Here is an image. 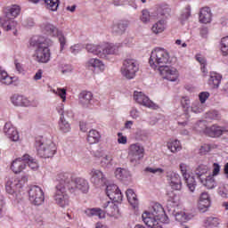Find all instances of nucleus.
Wrapping results in <instances>:
<instances>
[{
  "mask_svg": "<svg viewBox=\"0 0 228 228\" xmlns=\"http://www.w3.org/2000/svg\"><path fill=\"white\" fill-rule=\"evenodd\" d=\"M67 190H69L70 193H76V189L74 186H70V174H61L59 175V183L55 188L53 200L57 206L62 208H69L70 204V200L69 194H67Z\"/></svg>",
  "mask_w": 228,
  "mask_h": 228,
  "instance_id": "obj_1",
  "label": "nucleus"
},
{
  "mask_svg": "<svg viewBox=\"0 0 228 228\" xmlns=\"http://www.w3.org/2000/svg\"><path fill=\"white\" fill-rule=\"evenodd\" d=\"M30 45L36 47L34 58L37 63H49L51 61V49L49 42L42 37H32Z\"/></svg>",
  "mask_w": 228,
  "mask_h": 228,
  "instance_id": "obj_2",
  "label": "nucleus"
},
{
  "mask_svg": "<svg viewBox=\"0 0 228 228\" xmlns=\"http://www.w3.org/2000/svg\"><path fill=\"white\" fill-rule=\"evenodd\" d=\"M175 61H177V58H170V53L167 49L156 47L151 51L149 63L151 69H154V70H159V67H165L167 63H174Z\"/></svg>",
  "mask_w": 228,
  "mask_h": 228,
  "instance_id": "obj_3",
  "label": "nucleus"
},
{
  "mask_svg": "<svg viewBox=\"0 0 228 228\" xmlns=\"http://www.w3.org/2000/svg\"><path fill=\"white\" fill-rule=\"evenodd\" d=\"M124 47L123 43H116L115 45L110 43H103L101 45L89 44L86 45V49L87 53L99 56L100 58H106L110 54H117L119 49Z\"/></svg>",
  "mask_w": 228,
  "mask_h": 228,
  "instance_id": "obj_4",
  "label": "nucleus"
},
{
  "mask_svg": "<svg viewBox=\"0 0 228 228\" xmlns=\"http://www.w3.org/2000/svg\"><path fill=\"white\" fill-rule=\"evenodd\" d=\"M35 147L40 158H53L56 154V144L52 140L36 139Z\"/></svg>",
  "mask_w": 228,
  "mask_h": 228,
  "instance_id": "obj_5",
  "label": "nucleus"
},
{
  "mask_svg": "<svg viewBox=\"0 0 228 228\" xmlns=\"http://www.w3.org/2000/svg\"><path fill=\"white\" fill-rule=\"evenodd\" d=\"M26 164L31 170L38 169V162L33 157L29 156V154H25L22 158L16 159L12 161L11 169L14 174H20L26 168Z\"/></svg>",
  "mask_w": 228,
  "mask_h": 228,
  "instance_id": "obj_6",
  "label": "nucleus"
},
{
  "mask_svg": "<svg viewBox=\"0 0 228 228\" xmlns=\"http://www.w3.org/2000/svg\"><path fill=\"white\" fill-rule=\"evenodd\" d=\"M140 70V63L136 59H126L123 62L121 69V74L126 79H134L136 77V72Z\"/></svg>",
  "mask_w": 228,
  "mask_h": 228,
  "instance_id": "obj_7",
  "label": "nucleus"
},
{
  "mask_svg": "<svg viewBox=\"0 0 228 228\" xmlns=\"http://www.w3.org/2000/svg\"><path fill=\"white\" fill-rule=\"evenodd\" d=\"M28 200L34 206H42L45 200V195L42 187L33 185L28 190Z\"/></svg>",
  "mask_w": 228,
  "mask_h": 228,
  "instance_id": "obj_8",
  "label": "nucleus"
},
{
  "mask_svg": "<svg viewBox=\"0 0 228 228\" xmlns=\"http://www.w3.org/2000/svg\"><path fill=\"white\" fill-rule=\"evenodd\" d=\"M43 29L46 31L48 35L58 37L61 53V51H63V49H65V46L67 45V37H65V35H63V31L60 30L58 28L51 23H44Z\"/></svg>",
  "mask_w": 228,
  "mask_h": 228,
  "instance_id": "obj_9",
  "label": "nucleus"
},
{
  "mask_svg": "<svg viewBox=\"0 0 228 228\" xmlns=\"http://www.w3.org/2000/svg\"><path fill=\"white\" fill-rule=\"evenodd\" d=\"M128 156L133 165H139L140 161L143 159V156H145V149L140 143L131 144Z\"/></svg>",
  "mask_w": 228,
  "mask_h": 228,
  "instance_id": "obj_10",
  "label": "nucleus"
},
{
  "mask_svg": "<svg viewBox=\"0 0 228 228\" xmlns=\"http://www.w3.org/2000/svg\"><path fill=\"white\" fill-rule=\"evenodd\" d=\"M26 181H28V177L26 176L22 177L21 179H9L5 184V190L7 193L13 195V193L20 192V190H22V186H24V183H26Z\"/></svg>",
  "mask_w": 228,
  "mask_h": 228,
  "instance_id": "obj_11",
  "label": "nucleus"
},
{
  "mask_svg": "<svg viewBox=\"0 0 228 228\" xmlns=\"http://www.w3.org/2000/svg\"><path fill=\"white\" fill-rule=\"evenodd\" d=\"M153 216L157 217L161 224H170V219L168 216L165 213V208L159 203H155L151 205L147 210Z\"/></svg>",
  "mask_w": 228,
  "mask_h": 228,
  "instance_id": "obj_12",
  "label": "nucleus"
},
{
  "mask_svg": "<svg viewBox=\"0 0 228 228\" xmlns=\"http://www.w3.org/2000/svg\"><path fill=\"white\" fill-rule=\"evenodd\" d=\"M89 177L91 183L96 187L104 186L108 183L106 175L101 169L92 168L89 171Z\"/></svg>",
  "mask_w": 228,
  "mask_h": 228,
  "instance_id": "obj_13",
  "label": "nucleus"
},
{
  "mask_svg": "<svg viewBox=\"0 0 228 228\" xmlns=\"http://www.w3.org/2000/svg\"><path fill=\"white\" fill-rule=\"evenodd\" d=\"M159 72L163 79L167 81L175 82L179 79V71L175 67L171 66H161L159 67Z\"/></svg>",
  "mask_w": 228,
  "mask_h": 228,
  "instance_id": "obj_14",
  "label": "nucleus"
},
{
  "mask_svg": "<svg viewBox=\"0 0 228 228\" xmlns=\"http://www.w3.org/2000/svg\"><path fill=\"white\" fill-rule=\"evenodd\" d=\"M179 168L189 191H191V193H193L195 191V188H197V181H195V177L189 175L187 164L181 163L179 165Z\"/></svg>",
  "mask_w": 228,
  "mask_h": 228,
  "instance_id": "obj_15",
  "label": "nucleus"
},
{
  "mask_svg": "<svg viewBox=\"0 0 228 228\" xmlns=\"http://www.w3.org/2000/svg\"><path fill=\"white\" fill-rule=\"evenodd\" d=\"M134 101L140 104V106H144V108H150L154 110L156 108V103L151 101L147 94H143L141 91H134Z\"/></svg>",
  "mask_w": 228,
  "mask_h": 228,
  "instance_id": "obj_16",
  "label": "nucleus"
},
{
  "mask_svg": "<svg viewBox=\"0 0 228 228\" xmlns=\"http://www.w3.org/2000/svg\"><path fill=\"white\" fill-rule=\"evenodd\" d=\"M106 195L113 200V202H122L124 195H122V191L115 183H110L106 187Z\"/></svg>",
  "mask_w": 228,
  "mask_h": 228,
  "instance_id": "obj_17",
  "label": "nucleus"
},
{
  "mask_svg": "<svg viewBox=\"0 0 228 228\" xmlns=\"http://www.w3.org/2000/svg\"><path fill=\"white\" fill-rule=\"evenodd\" d=\"M11 102L13 106L28 108V106H38V102H31L26 96L13 94L11 96Z\"/></svg>",
  "mask_w": 228,
  "mask_h": 228,
  "instance_id": "obj_18",
  "label": "nucleus"
},
{
  "mask_svg": "<svg viewBox=\"0 0 228 228\" xmlns=\"http://www.w3.org/2000/svg\"><path fill=\"white\" fill-rule=\"evenodd\" d=\"M167 211L168 214L171 216H174L175 220L180 224H184L192 218L191 215H186V212L179 209V208L172 207L171 208H168Z\"/></svg>",
  "mask_w": 228,
  "mask_h": 228,
  "instance_id": "obj_19",
  "label": "nucleus"
},
{
  "mask_svg": "<svg viewBox=\"0 0 228 228\" xmlns=\"http://www.w3.org/2000/svg\"><path fill=\"white\" fill-rule=\"evenodd\" d=\"M167 179L172 190H175L176 191L182 190L183 182L181 181V175H179V174L174 172L168 173Z\"/></svg>",
  "mask_w": 228,
  "mask_h": 228,
  "instance_id": "obj_20",
  "label": "nucleus"
},
{
  "mask_svg": "<svg viewBox=\"0 0 228 228\" xmlns=\"http://www.w3.org/2000/svg\"><path fill=\"white\" fill-rule=\"evenodd\" d=\"M69 186H73L75 191L76 190H78L79 191H82V193H88V191L90 190L88 181H86L85 178L78 177L72 182V175H70Z\"/></svg>",
  "mask_w": 228,
  "mask_h": 228,
  "instance_id": "obj_21",
  "label": "nucleus"
},
{
  "mask_svg": "<svg viewBox=\"0 0 228 228\" xmlns=\"http://www.w3.org/2000/svg\"><path fill=\"white\" fill-rule=\"evenodd\" d=\"M78 101L82 108H92L94 104V94L92 92L84 91L79 94Z\"/></svg>",
  "mask_w": 228,
  "mask_h": 228,
  "instance_id": "obj_22",
  "label": "nucleus"
},
{
  "mask_svg": "<svg viewBox=\"0 0 228 228\" xmlns=\"http://www.w3.org/2000/svg\"><path fill=\"white\" fill-rule=\"evenodd\" d=\"M4 133L9 140H12V142H19V131H17V128H15L12 123H5L4 126Z\"/></svg>",
  "mask_w": 228,
  "mask_h": 228,
  "instance_id": "obj_23",
  "label": "nucleus"
},
{
  "mask_svg": "<svg viewBox=\"0 0 228 228\" xmlns=\"http://www.w3.org/2000/svg\"><path fill=\"white\" fill-rule=\"evenodd\" d=\"M142 220L147 227L157 228L159 225V220L153 215L150 214L147 210L142 215Z\"/></svg>",
  "mask_w": 228,
  "mask_h": 228,
  "instance_id": "obj_24",
  "label": "nucleus"
},
{
  "mask_svg": "<svg viewBox=\"0 0 228 228\" xmlns=\"http://www.w3.org/2000/svg\"><path fill=\"white\" fill-rule=\"evenodd\" d=\"M86 66L94 72H104V69H106L104 62L97 58L89 59L86 62Z\"/></svg>",
  "mask_w": 228,
  "mask_h": 228,
  "instance_id": "obj_25",
  "label": "nucleus"
},
{
  "mask_svg": "<svg viewBox=\"0 0 228 228\" xmlns=\"http://www.w3.org/2000/svg\"><path fill=\"white\" fill-rule=\"evenodd\" d=\"M127 28H129V20H121L112 24L111 30L112 33H116V35H124Z\"/></svg>",
  "mask_w": 228,
  "mask_h": 228,
  "instance_id": "obj_26",
  "label": "nucleus"
},
{
  "mask_svg": "<svg viewBox=\"0 0 228 228\" xmlns=\"http://www.w3.org/2000/svg\"><path fill=\"white\" fill-rule=\"evenodd\" d=\"M2 27L5 31H13L14 35H17V21L13 19L5 17L1 20Z\"/></svg>",
  "mask_w": 228,
  "mask_h": 228,
  "instance_id": "obj_27",
  "label": "nucleus"
},
{
  "mask_svg": "<svg viewBox=\"0 0 228 228\" xmlns=\"http://www.w3.org/2000/svg\"><path fill=\"white\" fill-rule=\"evenodd\" d=\"M211 9L203 7L200 11V22L202 24H209L211 22Z\"/></svg>",
  "mask_w": 228,
  "mask_h": 228,
  "instance_id": "obj_28",
  "label": "nucleus"
},
{
  "mask_svg": "<svg viewBox=\"0 0 228 228\" xmlns=\"http://www.w3.org/2000/svg\"><path fill=\"white\" fill-rule=\"evenodd\" d=\"M211 206V199L208 192H202L200 197L199 209H208Z\"/></svg>",
  "mask_w": 228,
  "mask_h": 228,
  "instance_id": "obj_29",
  "label": "nucleus"
},
{
  "mask_svg": "<svg viewBox=\"0 0 228 228\" xmlns=\"http://www.w3.org/2000/svg\"><path fill=\"white\" fill-rule=\"evenodd\" d=\"M220 83H222V75L216 72H211L208 79V85L212 88H218L220 86Z\"/></svg>",
  "mask_w": 228,
  "mask_h": 228,
  "instance_id": "obj_30",
  "label": "nucleus"
},
{
  "mask_svg": "<svg viewBox=\"0 0 228 228\" xmlns=\"http://www.w3.org/2000/svg\"><path fill=\"white\" fill-rule=\"evenodd\" d=\"M103 208L109 216H115L118 214V207L112 201H107L104 203Z\"/></svg>",
  "mask_w": 228,
  "mask_h": 228,
  "instance_id": "obj_31",
  "label": "nucleus"
},
{
  "mask_svg": "<svg viewBox=\"0 0 228 228\" xmlns=\"http://www.w3.org/2000/svg\"><path fill=\"white\" fill-rule=\"evenodd\" d=\"M100 141H101V134L99 133V131L95 129L90 130L87 135L88 143L92 145L94 143H99Z\"/></svg>",
  "mask_w": 228,
  "mask_h": 228,
  "instance_id": "obj_32",
  "label": "nucleus"
},
{
  "mask_svg": "<svg viewBox=\"0 0 228 228\" xmlns=\"http://www.w3.org/2000/svg\"><path fill=\"white\" fill-rule=\"evenodd\" d=\"M100 165L102 168H110V167H113V154L108 153L104 155L101 159Z\"/></svg>",
  "mask_w": 228,
  "mask_h": 228,
  "instance_id": "obj_33",
  "label": "nucleus"
},
{
  "mask_svg": "<svg viewBox=\"0 0 228 228\" xmlns=\"http://www.w3.org/2000/svg\"><path fill=\"white\" fill-rule=\"evenodd\" d=\"M86 216H97L99 218H105L106 214L101 208H87L85 210Z\"/></svg>",
  "mask_w": 228,
  "mask_h": 228,
  "instance_id": "obj_34",
  "label": "nucleus"
},
{
  "mask_svg": "<svg viewBox=\"0 0 228 228\" xmlns=\"http://www.w3.org/2000/svg\"><path fill=\"white\" fill-rule=\"evenodd\" d=\"M0 82L6 86L12 85V83H13V77H10L8 72H6V70H4L2 66H0Z\"/></svg>",
  "mask_w": 228,
  "mask_h": 228,
  "instance_id": "obj_35",
  "label": "nucleus"
},
{
  "mask_svg": "<svg viewBox=\"0 0 228 228\" xmlns=\"http://www.w3.org/2000/svg\"><path fill=\"white\" fill-rule=\"evenodd\" d=\"M126 195L129 204H131L133 208H136V206H138V198L136 193H134V191L133 189H128L126 191Z\"/></svg>",
  "mask_w": 228,
  "mask_h": 228,
  "instance_id": "obj_36",
  "label": "nucleus"
},
{
  "mask_svg": "<svg viewBox=\"0 0 228 228\" xmlns=\"http://www.w3.org/2000/svg\"><path fill=\"white\" fill-rule=\"evenodd\" d=\"M130 175H131V173H129V170L126 168L118 167L115 170V176L119 181H126V179H127V177H130Z\"/></svg>",
  "mask_w": 228,
  "mask_h": 228,
  "instance_id": "obj_37",
  "label": "nucleus"
},
{
  "mask_svg": "<svg viewBox=\"0 0 228 228\" xmlns=\"http://www.w3.org/2000/svg\"><path fill=\"white\" fill-rule=\"evenodd\" d=\"M166 28L167 21L165 20H160L152 26L151 30L155 35H158L159 33H163Z\"/></svg>",
  "mask_w": 228,
  "mask_h": 228,
  "instance_id": "obj_38",
  "label": "nucleus"
},
{
  "mask_svg": "<svg viewBox=\"0 0 228 228\" xmlns=\"http://www.w3.org/2000/svg\"><path fill=\"white\" fill-rule=\"evenodd\" d=\"M200 182L208 190H213V188L216 187V182L215 181V176H213V175H209L208 176L206 177L205 180L200 178Z\"/></svg>",
  "mask_w": 228,
  "mask_h": 228,
  "instance_id": "obj_39",
  "label": "nucleus"
},
{
  "mask_svg": "<svg viewBox=\"0 0 228 228\" xmlns=\"http://www.w3.org/2000/svg\"><path fill=\"white\" fill-rule=\"evenodd\" d=\"M59 129L61 133H70V123L63 116L59 119Z\"/></svg>",
  "mask_w": 228,
  "mask_h": 228,
  "instance_id": "obj_40",
  "label": "nucleus"
},
{
  "mask_svg": "<svg viewBox=\"0 0 228 228\" xmlns=\"http://www.w3.org/2000/svg\"><path fill=\"white\" fill-rule=\"evenodd\" d=\"M167 149L173 152H179L183 149V146H181V142L179 140H173L167 142Z\"/></svg>",
  "mask_w": 228,
  "mask_h": 228,
  "instance_id": "obj_41",
  "label": "nucleus"
},
{
  "mask_svg": "<svg viewBox=\"0 0 228 228\" xmlns=\"http://www.w3.org/2000/svg\"><path fill=\"white\" fill-rule=\"evenodd\" d=\"M45 4L47 10L56 12L58 10V6H60V0H45Z\"/></svg>",
  "mask_w": 228,
  "mask_h": 228,
  "instance_id": "obj_42",
  "label": "nucleus"
},
{
  "mask_svg": "<svg viewBox=\"0 0 228 228\" xmlns=\"http://www.w3.org/2000/svg\"><path fill=\"white\" fill-rule=\"evenodd\" d=\"M208 171H209V167H208L207 165H204V164H200L196 168L195 174H196L197 177H199V179H200V177L202 175H206V174H208Z\"/></svg>",
  "mask_w": 228,
  "mask_h": 228,
  "instance_id": "obj_43",
  "label": "nucleus"
},
{
  "mask_svg": "<svg viewBox=\"0 0 228 228\" xmlns=\"http://www.w3.org/2000/svg\"><path fill=\"white\" fill-rule=\"evenodd\" d=\"M190 111L191 113H202V111H204V106L202 105V103H200L199 102H194L191 103Z\"/></svg>",
  "mask_w": 228,
  "mask_h": 228,
  "instance_id": "obj_44",
  "label": "nucleus"
},
{
  "mask_svg": "<svg viewBox=\"0 0 228 228\" xmlns=\"http://www.w3.org/2000/svg\"><path fill=\"white\" fill-rule=\"evenodd\" d=\"M19 13H20V7L19 5H12L10 10L9 13L5 16L10 19V17H18Z\"/></svg>",
  "mask_w": 228,
  "mask_h": 228,
  "instance_id": "obj_45",
  "label": "nucleus"
},
{
  "mask_svg": "<svg viewBox=\"0 0 228 228\" xmlns=\"http://www.w3.org/2000/svg\"><path fill=\"white\" fill-rule=\"evenodd\" d=\"M221 52L224 56H227L228 54V37H223L221 39Z\"/></svg>",
  "mask_w": 228,
  "mask_h": 228,
  "instance_id": "obj_46",
  "label": "nucleus"
},
{
  "mask_svg": "<svg viewBox=\"0 0 228 228\" xmlns=\"http://www.w3.org/2000/svg\"><path fill=\"white\" fill-rule=\"evenodd\" d=\"M191 102H190V98L188 96H183L181 99V105L183 108V110H185V111L187 113H190V109L191 108V106H190Z\"/></svg>",
  "mask_w": 228,
  "mask_h": 228,
  "instance_id": "obj_47",
  "label": "nucleus"
},
{
  "mask_svg": "<svg viewBox=\"0 0 228 228\" xmlns=\"http://www.w3.org/2000/svg\"><path fill=\"white\" fill-rule=\"evenodd\" d=\"M207 224L209 227H218L220 225V219L218 217H208Z\"/></svg>",
  "mask_w": 228,
  "mask_h": 228,
  "instance_id": "obj_48",
  "label": "nucleus"
},
{
  "mask_svg": "<svg viewBox=\"0 0 228 228\" xmlns=\"http://www.w3.org/2000/svg\"><path fill=\"white\" fill-rule=\"evenodd\" d=\"M158 15L160 17H167L170 15V8L165 7V6H160L158 8Z\"/></svg>",
  "mask_w": 228,
  "mask_h": 228,
  "instance_id": "obj_49",
  "label": "nucleus"
},
{
  "mask_svg": "<svg viewBox=\"0 0 228 228\" xmlns=\"http://www.w3.org/2000/svg\"><path fill=\"white\" fill-rule=\"evenodd\" d=\"M53 94L59 95V97L62 99V102H65V101H67V90L58 88L57 90H53Z\"/></svg>",
  "mask_w": 228,
  "mask_h": 228,
  "instance_id": "obj_50",
  "label": "nucleus"
},
{
  "mask_svg": "<svg viewBox=\"0 0 228 228\" xmlns=\"http://www.w3.org/2000/svg\"><path fill=\"white\" fill-rule=\"evenodd\" d=\"M191 17V7L190 5H187L185 7V10L182 13V20H188Z\"/></svg>",
  "mask_w": 228,
  "mask_h": 228,
  "instance_id": "obj_51",
  "label": "nucleus"
},
{
  "mask_svg": "<svg viewBox=\"0 0 228 228\" xmlns=\"http://www.w3.org/2000/svg\"><path fill=\"white\" fill-rule=\"evenodd\" d=\"M130 117L131 118H133L134 120H136L137 118H140L142 113L140 112V110L138 109H136L135 107H133L130 110Z\"/></svg>",
  "mask_w": 228,
  "mask_h": 228,
  "instance_id": "obj_52",
  "label": "nucleus"
},
{
  "mask_svg": "<svg viewBox=\"0 0 228 228\" xmlns=\"http://www.w3.org/2000/svg\"><path fill=\"white\" fill-rule=\"evenodd\" d=\"M141 20L144 24H147V22H150L151 20V12H149L147 10H142Z\"/></svg>",
  "mask_w": 228,
  "mask_h": 228,
  "instance_id": "obj_53",
  "label": "nucleus"
},
{
  "mask_svg": "<svg viewBox=\"0 0 228 228\" xmlns=\"http://www.w3.org/2000/svg\"><path fill=\"white\" fill-rule=\"evenodd\" d=\"M199 99H200V104H204L206 102V101H208V99H209V93H208V92L200 93Z\"/></svg>",
  "mask_w": 228,
  "mask_h": 228,
  "instance_id": "obj_54",
  "label": "nucleus"
},
{
  "mask_svg": "<svg viewBox=\"0 0 228 228\" xmlns=\"http://www.w3.org/2000/svg\"><path fill=\"white\" fill-rule=\"evenodd\" d=\"M145 172H150V174H163V169L160 167H146Z\"/></svg>",
  "mask_w": 228,
  "mask_h": 228,
  "instance_id": "obj_55",
  "label": "nucleus"
},
{
  "mask_svg": "<svg viewBox=\"0 0 228 228\" xmlns=\"http://www.w3.org/2000/svg\"><path fill=\"white\" fill-rule=\"evenodd\" d=\"M211 151V145L209 144H203L200 149V154H208Z\"/></svg>",
  "mask_w": 228,
  "mask_h": 228,
  "instance_id": "obj_56",
  "label": "nucleus"
},
{
  "mask_svg": "<svg viewBox=\"0 0 228 228\" xmlns=\"http://www.w3.org/2000/svg\"><path fill=\"white\" fill-rule=\"evenodd\" d=\"M118 143H120L122 145H126V143H127V137L123 135L122 133H118Z\"/></svg>",
  "mask_w": 228,
  "mask_h": 228,
  "instance_id": "obj_57",
  "label": "nucleus"
},
{
  "mask_svg": "<svg viewBox=\"0 0 228 228\" xmlns=\"http://www.w3.org/2000/svg\"><path fill=\"white\" fill-rule=\"evenodd\" d=\"M177 196L174 192L170 193L168 202H171V204H174V206H179V202L177 201Z\"/></svg>",
  "mask_w": 228,
  "mask_h": 228,
  "instance_id": "obj_58",
  "label": "nucleus"
},
{
  "mask_svg": "<svg viewBox=\"0 0 228 228\" xmlns=\"http://www.w3.org/2000/svg\"><path fill=\"white\" fill-rule=\"evenodd\" d=\"M64 109H65V106L63 105V103H61L56 108V110L58 111L59 115H61V117H65V110H63Z\"/></svg>",
  "mask_w": 228,
  "mask_h": 228,
  "instance_id": "obj_59",
  "label": "nucleus"
},
{
  "mask_svg": "<svg viewBox=\"0 0 228 228\" xmlns=\"http://www.w3.org/2000/svg\"><path fill=\"white\" fill-rule=\"evenodd\" d=\"M208 115V118H210L212 120H217V118H220V117L218 116V111L216 110L211 111Z\"/></svg>",
  "mask_w": 228,
  "mask_h": 228,
  "instance_id": "obj_60",
  "label": "nucleus"
},
{
  "mask_svg": "<svg viewBox=\"0 0 228 228\" xmlns=\"http://www.w3.org/2000/svg\"><path fill=\"white\" fill-rule=\"evenodd\" d=\"M81 51V48L79 47V45H74L73 46L70 47V53L72 54H77Z\"/></svg>",
  "mask_w": 228,
  "mask_h": 228,
  "instance_id": "obj_61",
  "label": "nucleus"
},
{
  "mask_svg": "<svg viewBox=\"0 0 228 228\" xmlns=\"http://www.w3.org/2000/svg\"><path fill=\"white\" fill-rule=\"evenodd\" d=\"M196 60H197V61H199V63H200L201 66L207 65L206 64V58H204V56H202L200 54H197L196 55Z\"/></svg>",
  "mask_w": 228,
  "mask_h": 228,
  "instance_id": "obj_62",
  "label": "nucleus"
},
{
  "mask_svg": "<svg viewBox=\"0 0 228 228\" xmlns=\"http://www.w3.org/2000/svg\"><path fill=\"white\" fill-rule=\"evenodd\" d=\"M220 174V165L217 163H214V170H213V176L218 175Z\"/></svg>",
  "mask_w": 228,
  "mask_h": 228,
  "instance_id": "obj_63",
  "label": "nucleus"
},
{
  "mask_svg": "<svg viewBox=\"0 0 228 228\" xmlns=\"http://www.w3.org/2000/svg\"><path fill=\"white\" fill-rule=\"evenodd\" d=\"M219 195L223 197V199H227L228 191L225 189H220L218 191Z\"/></svg>",
  "mask_w": 228,
  "mask_h": 228,
  "instance_id": "obj_64",
  "label": "nucleus"
}]
</instances>
